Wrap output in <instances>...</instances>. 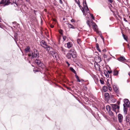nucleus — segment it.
<instances>
[{
  "label": "nucleus",
  "instance_id": "obj_1",
  "mask_svg": "<svg viewBox=\"0 0 130 130\" xmlns=\"http://www.w3.org/2000/svg\"><path fill=\"white\" fill-rule=\"evenodd\" d=\"M32 57L31 58L32 59L34 58H37V59L39 58V54L38 52L36 49L34 50V53H31Z\"/></svg>",
  "mask_w": 130,
  "mask_h": 130
},
{
  "label": "nucleus",
  "instance_id": "obj_2",
  "mask_svg": "<svg viewBox=\"0 0 130 130\" xmlns=\"http://www.w3.org/2000/svg\"><path fill=\"white\" fill-rule=\"evenodd\" d=\"M112 110L116 112V115L117 113L119 112L120 107L117 104H114L112 105Z\"/></svg>",
  "mask_w": 130,
  "mask_h": 130
},
{
  "label": "nucleus",
  "instance_id": "obj_3",
  "mask_svg": "<svg viewBox=\"0 0 130 130\" xmlns=\"http://www.w3.org/2000/svg\"><path fill=\"white\" fill-rule=\"evenodd\" d=\"M49 54L52 55L55 59H57L59 58L58 54L54 51H50Z\"/></svg>",
  "mask_w": 130,
  "mask_h": 130
},
{
  "label": "nucleus",
  "instance_id": "obj_4",
  "mask_svg": "<svg viewBox=\"0 0 130 130\" xmlns=\"http://www.w3.org/2000/svg\"><path fill=\"white\" fill-rule=\"evenodd\" d=\"M35 62L36 64L38 66L41 67L42 68L44 67V64L41 62V61L38 59H36L35 60Z\"/></svg>",
  "mask_w": 130,
  "mask_h": 130
},
{
  "label": "nucleus",
  "instance_id": "obj_5",
  "mask_svg": "<svg viewBox=\"0 0 130 130\" xmlns=\"http://www.w3.org/2000/svg\"><path fill=\"white\" fill-rule=\"evenodd\" d=\"M69 53L71 55V57L73 58H76L77 56L76 53L74 50L71 49L69 52Z\"/></svg>",
  "mask_w": 130,
  "mask_h": 130
},
{
  "label": "nucleus",
  "instance_id": "obj_6",
  "mask_svg": "<svg viewBox=\"0 0 130 130\" xmlns=\"http://www.w3.org/2000/svg\"><path fill=\"white\" fill-rule=\"evenodd\" d=\"M124 103L123 104V105L126 106V107L129 108L130 109V103L129 100L128 99H124Z\"/></svg>",
  "mask_w": 130,
  "mask_h": 130
},
{
  "label": "nucleus",
  "instance_id": "obj_7",
  "mask_svg": "<svg viewBox=\"0 0 130 130\" xmlns=\"http://www.w3.org/2000/svg\"><path fill=\"white\" fill-rule=\"evenodd\" d=\"M86 0H83V7L86 10V11L87 12L89 13V9L87 6Z\"/></svg>",
  "mask_w": 130,
  "mask_h": 130
},
{
  "label": "nucleus",
  "instance_id": "obj_8",
  "mask_svg": "<svg viewBox=\"0 0 130 130\" xmlns=\"http://www.w3.org/2000/svg\"><path fill=\"white\" fill-rule=\"evenodd\" d=\"M118 118L119 122H121L123 119V117L122 115L121 114H119L118 115Z\"/></svg>",
  "mask_w": 130,
  "mask_h": 130
},
{
  "label": "nucleus",
  "instance_id": "obj_9",
  "mask_svg": "<svg viewBox=\"0 0 130 130\" xmlns=\"http://www.w3.org/2000/svg\"><path fill=\"white\" fill-rule=\"evenodd\" d=\"M113 90L116 93H118L119 92L118 89L115 84H113Z\"/></svg>",
  "mask_w": 130,
  "mask_h": 130
},
{
  "label": "nucleus",
  "instance_id": "obj_10",
  "mask_svg": "<svg viewBox=\"0 0 130 130\" xmlns=\"http://www.w3.org/2000/svg\"><path fill=\"white\" fill-rule=\"evenodd\" d=\"M41 45L44 48L46 46H47V44L43 40L41 41L40 42Z\"/></svg>",
  "mask_w": 130,
  "mask_h": 130
},
{
  "label": "nucleus",
  "instance_id": "obj_11",
  "mask_svg": "<svg viewBox=\"0 0 130 130\" xmlns=\"http://www.w3.org/2000/svg\"><path fill=\"white\" fill-rule=\"evenodd\" d=\"M117 59L119 61H124L125 60V59L124 57L123 56H122L118 58Z\"/></svg>",
  "mask_w": 130,
  "mask_h": 130
},
{
  "label": "nucleus",
  "instance_id": "obj_12",
  "mask_svg": "<svg viewBox=\"0 0 130 130\" xmlns=\"http://www.w3.org/2000/svg\"><path fill=\"white\" fill-rule=\"evenodd\" d=\"M100 65L97 62H95L94 63V67L96 69H100Z\"/></svg>",
  "mask_w": 130,
  "mask_h": 130
},
{
  "label": "nucleus",
  "instance_id": "obj_13",
  "mask_svg": "<svg viewBox=\"0 0 130 130\" xmlns=\"http://www.w3.org/2000/svg\"><path fill=\"white\" fill-rule=\"evenodd\" d=\"M104 96L105 99L107 100H108L109 99V94L107 93H106L105 94Z\"/></svg>",
  "mask_w": 130,
  "mask_h": 130
},
{
  "label": "nucleus",
  "instance_id": "obj_14",
  "mask_svg": "<svg viewBox=\"0 0 130 130\" xmlns=\"http://www.w3.org/2000/svg\"><path fill=\"white\" fill-rule=\"evenodd\" d=\"M113 75L114 76H117L119 74V72L117 70H114L113 71Z\"/></svg>",
  "mask_w": 130,
  "mask_h": 130
},
{
  "label": "nucleus",
  "instance_id": "obj_15",
  "mask_svg": "<svg viewBox=\"0 0 130 130\" xmlns=\"http://www.w3.org/2000/svg\"><path fill=\"white\" fill-rule=\"evenodd\" d=\"M18 34L17 33H15L14 35V37H15L14 38V40H15V41L16 42V43H17V41L18 37H17V35Z\"/></svg>",
  "mask_w": 130,
  "mask_h": 130
},
{
  "label": "nucleus",
  "instance_id": "obj_16",
  "mask_svg": "<svg viewBox=\"0 0 130 130\" xmlns=\"http://www.w3.org/2000/svg\"><path fill=\"white\" fill-rule=\"evenodd\" d=\"M123 106L124 111L125 113V114H126L127 111V107H126V106H124V105Z\"/></svg>",
  "mask_w": 130,
  "mask_h": 130
},
{
  "label": "nucleus",
  "instance_id": "obj_17",
  "mask_svg": "<svg viewBox=\"0 0 130 130\" xmlns=\"http://www.w3.org/2000/svg\"><path fill=\"white\" fill-rule=\"evenodd\" d=\"M30 48L29 46H27L26 48L24 49V51L26 52H27L29 51Z\"/></svg>",
  "mask_w": 130,
  "mask_h": 130
},
{
  "label": "nucleus",
  "instance_id": "obj_18",
  "mask_svg": "<svg viewBox=\"0 0 130 130\" xmlns=\"http://www.w3.org/2000/svg\"><path fill=\"white\" fill-rule=\"evenodd\" d=\"M126 120L127 123H128L130 124V118L128 116H126Z\"/></svg>",
  "mask_w": 130,
  "mask_h": 130
},
{
  "label": "nucleus",
  "instance_id": "obj_19",
  "mask_svg": "<svg viewBox=\"0 0 130 130\" xmlns=\"http://www.w3.org/2000/svg\"><path fill=\"white\" fill-rule=\"evenodd\" d=\"M93 29L94 30H95L96 31H97V26L95 24L94 25H93Z\"/></svg>",
  "mask_w": 130,
  "mask_h": 130
},
{
  "label": "nucleus",
  "instance_id": "obj_20",
  "mask_svg": "<svg viewBox=\"0 0 130 130\" xmlns=\"http://www.w3.org/2000/svg\"><path fill=\"white\" fill-rule=\"evenodd\" d=\"M122 36L124 39L126 41H127V36L124 35L123 34H122Z\"/></svg>",
  "mask_w": 130,
  "mask_h": 130
},
{
  "label": "nucleus",
  "instance_id": "obj_21",
  "mask_svg": "<svg viewBox=\"0 0 130 130\" xmlns=\"http://www.w3.org/2000/svg\"><path fill=\"white\" fill-rule=\"evenodd\" d=\"M72 43L71 42H69L67 43V47L68 48H70L72 46Z\"/></svg>",
  "mask_w": 130,
  "mask_h": 130
},
{
  "label": "nucleus",
  "instance_id": "obj_22",
  "mask_svg": "<svg viewBox=\"0 0 130 130\" xmlns=\"http://www.w3.org/2000/svg\"><path fill=\"white\" fill-rule=\"evenodd\" d=\"M70 70L72 71V72H73L74 73V74H76V73L75 71V70L73 69V68H72V67H70Z\"/></svg>",
  "mask_w": 130,
  "mask_h": 130
},
{
  "label": "nucleus",
  "instance_id": "obj_23",
  "mask_svg": "<svg viewBox=\"0 0 130 130\" xmlns=\"http://www.w3.org/2000/svg\"><path fill=\"white\" fill-rule=\"evenodd\" d=\"M67 24H68L69 25L68 26L70 28H74V26L72 25V24H69V23H67Z\"/></svg>",
  "mask_w": 130,
  "mask_h": 130
},
{
  "label": "nucleus",
  "instance_id": "obj_24",
  "mask_svg": "<svg viewBox=\"0 0 130 130\" xmlns=\"http://www.w3.org/2000/svg\"><path fill=\"white\" fill-rule=\"evenodd\" d=\"M96 49L100 52H101V50L99 48V45L98 43L96 44Z\"/></svg>",
  "mask_w": 130,
  "mask_h": 130
},
{
  "label": "nucleus",
  "instance_id": "obj_25",
  "mask_svg": "<svg viewBox=\"0 0 130 130\" xmlns=\"http://www.w3.org/2000/svg\"><path fill=\"white\" fill-rule=\"evenodd\" d=\"M106 110L108 111L111 110L110 107L109 105H107L106 107Z\"/></svg>",
  "mask_w": 130,
  "mask_h": 130
},
{
  "label": "nucleus",
  "instance_id": "obj_26",
  "mask_svg": "<svg viewBox=\"0 0 130 130\" xmlns=\"http://www.w3.org/2000/svg\"><path fill=\"white\" fill-rule=\"evenodd\" d=\"M108 112L109 115L111 116H113L114 115L112 111L110 110L108 111Z\"/></svg>",
  "mask_w": 130,
  "mask_h": 130
},
{
  "label": "nucleus",
  "instance_id": "obj_27",
  "mask_svg": "<svg viewBox=\"0 0 130 130\" xmlns=\"http://www.w3.org/2000/svg\"><path fill=\"white\" fill-rule=\"evenodd\" d=\"M66 57L68 59H71V56L70 55L69 53H68L66 55Z\"/></svg>",
  "mask_w": 130,
  "mask_h": 130
},
{
  "label": "nucleus",
  "instance_id": "obj_28",
  "mask_svg": "<svg viewBox=\"0 0 130 130\" xmlns=\"http://www.w3.org/2000/svg\"><path fill=\"white\" fill-rule=\"evenodd\" d=\"M96 60H97V61L99 63L101 61V58L99 56H98V58L97 59H96Z\"/></svg>",
  "mask_w": 130,
  "mask_h": 130
},
{
  "label": "nucleus",
  "instance_id": "obj_29",
  "mask_svg": "<svg viewBox=\"0 0 130 130\" xmlns=\"http://www.w3.org/2000/svg\"><path fill=\"white\" fill-rule=\"evenodd\" d=\"M6 0H2L0 2V4H4L6 2Z\"/></svg>",
  "mask_w": 130,
  "mask_h": 130
},
{
  "label": "nucleus",
  "instance_id": "obj_30",
  "mask_svg": "<svg viewBox=\"0 0 130 130\" xmlns=\"http://www.w3.org/2000/svg\"><path fill=\"white\" fill-rule=\"evenodd\" d=\"M103 89L104 92H106L107 90V87L106 86H104L103 87Z\"/></svg>",
  "mask_w": 130,
  "mask_h": 130
},
{
  "label": "nucleus",
  "instance_id": "obj_31",
  "mask_svg": "<svg viewBox=\"0 0 130 130\" xmlns=\"http://www.w3.org/2000/svg\"><path fill=\"white\" fill-rule=\"evenodd\" d=\"M44 48L46 49L47 51H49L50 49V46L47 45V46H46Z\"/></svg>",
  "mask_w": 130,
  "mask_h": 130
},
{
  "label": "nucleus",
  "instance_id": "obj_32",
  "mask_svg": "<svg viewBox=\"0 0 130 130\" xmlns=\"http://www.w3.org/2000/svg\"><path fill=\"white\" fill-rule=\"evenodd\" d=\"M75 76L76 77V78L77 79V81L79 82H80L81 81L79 78V77L78 76H77V75L76 74L75 75Z\"/></svg>",
  "mask_w": 130,
  "mask_h": 130
},
{
  "label": "nucleus",
  "instance_id": "obj_33",
  "mask_svg": "<svg viewBox=\"0 0 130 130\" xmlns=\"http://www.w3.org/2000/svg\"><path fill=\"white\" fill-rule=\"evenodd\" d=\"M104 74L107 78H108L109 77V75L107 72H106L105 73L104 72Z\"/></svg>",
  "mask_w": 130,
  "mask_h": 130
},
{
  "label": "nucleus",
  "instance_id": "obj_34",
  "mask_svg": "<svg viewBox=\"0 0 130 130\" xmlns=\"http://www.w3.org/2000/svg\"><path fill=\"white\" fill-rule=\"evenodd\" d=\"M90 16H91L92 19L93 20H94V17L93 16V14L91 13H90Z\"/></svg>",
  "mask_w": 130,
  "mask_h": 130
},
{
  "label": "nucleus",
  "instance_id": "obj_35",
  "mask_svg": "<svg viewBox=\"0 0 130 130\" xmlns=\"http://www.w3.org/2000/svg\"><path fill=\"white\" fill-rule=\"evenodd\" d=\"M96 32L97 34H98L100 36L102 35L100 31H96Z\"/></svg>",
  "mask_w": 130,
  "mask_h": 130
},
{
  "label": "nucleus",
  "instance_id": "obj_36",
  "mask_svg": "<svg viewBox=\"0 0 130 130\" xmlns=\"http://www.w3.org/2000/svg\"><path fill=\"white\" fill-rule=\"evenodd\" d=\"M77 42L78 44H80L81 43V41L80 39H78L77 40Z\"/></svg>",
  "mask_w": 130,
  "mask_h": 130
},
{
  "label": "nucleus",
  "instance_id": "obj_37",
  "mask_svg": "<svg viewBox=\"0 0 130 130\" xmlns=\"http://www.w3.org/2000/svg\"><path fill=\"white\" fill-rule=\"evenodd\" d=\"M100 81L101 84H104V82L103 80L102 79H100Z\"/></svg>",
  "mask_w": 130,
  "mask_h": 130
},
{
  "label": "nucleus",
  "instance_id": "obj_38",
  "mask_svg": "<svg viewBox=\"0 0 130 130\" xmlns=\"http://www.w3.org/2000/svg\"><path fill=\"white\" fill-rule=\"evenodd\" d=\"M62 30L61 29H60V30L59 31V32L61 34V35H62Z\"/></svg>",
  "mask_w": 130,
  "mask_h": 130
},
{
  "label": "nucleus",
  "instance_id": "obj_39",
  "mask_svg": "<svg viewBox=\"0 0 130 130\" xmlns=\"http://www.w3.org/2000/svg\"><path fill=\"white\" fill-rule=\"evenodd\" d=\"M89 22L90 21L89 20H87V24L89 26V27H90V25L89 24Z\"/></svg>",
  "mask_w": 130,
  "mask_h": 130
},
{
  "label": "nucleus",
  "instance_id": "obj_40",
  "mask_svg": "<svg viewBox=\"0 0 130 130\" xmlns=\"http://www.w3.org/2000/svg\"><path fill=\"white\" fill-rule=\"evenodd\" d=\"M100 37H101V39L103 40V42H104V38L103 37V36H102V35L101 36H100Z\"/></svg>",
  "mask_w": 130,
  "mask_h": 130
},
{
  "label": "nucleus",
  "instance_id": "obj_41",
  "mask_svg": "<svg viewBox=\"0 0 130 130\" xmlns=\"http://www.w3.org/2000/svg\"><path fill=\"white\" fill-rule=\"evenodd\" d=\"M13 3H14L17 6H18V3H17V2L16 1H15V2H13Z\"/></svg>",
  "mask_w": 130,
  "mask_h": 130
},
{
  "label": "nucleus",
  "instance_id": "obj_42",
  "mask_svg": "<svg viewBox=\"0 0 130 130\" xmlns=\"http://www.w3.org/2000/svg\"><path fill=\"white\" fill-rule=\"evenodd\" d=\"M78 1L76 2V3L77 4H78V5H80V3L79 1L78 0Z\"/></svg>",
  "mask_w": 130,
  "mask_h": 130
},
{
  "label": "nucleus",
  "instance_id": "obj_43",
  "mask_svg": "<svg viewBox=\"0 0 130 130\" xmlns=\"http://www.w3.org/2000/svg\"><path fill=\"white\" fill-rule=\"evenodd\" d=\"M103 56L104 58H106L107 57V56L105 55V54H104L103 55Z\"/></svg>",
  "mask_w": 130,
  "mask_h": 130
},
{
  "label": "nucleus",
  "instance_id": "obj_44",
  "mask_svg": "<svg viewBox=\"0 0 130 130\" xmlns=\"http://www.w3.org/2000/svg\"><path fill=\"white\" fill-rule=\"evenodd\" d=\"M107 86L108 87H110V85L109 84L108 82L107 84Z\"/></svg>",
  "mask_w": 130,
  "mask_h": 130
},
{
  "label": "nucleus",
  "instance_id": "obj_45",
  "mask_svg": "<svg viewBox=\"0 0 130 130\" xmlns=\"http://www.w3.org/2000/svg\"><path fill=\"white\" fill-rule=\"evenodd\" d=\"M10 3L8 1H7L5 5H8L9 4H10Z\"/></svg>",
  "mask_w": 130,
  "mask_h": 130
},
{
  "label": "nucleus",
  "instance_id": "obj_46",
  "mask_svg": "<svg viewBox=\"0 0 130 130\" xmlns=\"http://www.w3.org/2000/svg\"><path fill=\"white\" fill-rule=\"evenodd\" d=\"M66 38V37L65 36H63V39L65 40Z\"/></svg>",
  "mask_w": 130,
  "mask_h": 130
},
{
  "label": "nucleus",
  "instance_id": "obj_47",
  "mask_svg": "<svg viewBox=\"0 0 130 130\" xmlns=\"http://www.w3.org/2000/svg\"><path fill=\"white\" fill-rule=\"evenodd\" d=\"M33 71L34 72H39V70H38L36 69V70H34Z\"/></svg>",
  "mask_w": 130,
  "mask_h": 130
},
{
  "label": "nucleus",
  "instance_id": "obj_48",
  "mask_svg": "<svg viewBox=\"0 0 130 130\" xmlns=\"http://www.w3.org/2000/svg\"><path fill=\"white\" fill-rule=\"evenodd\" d=\"M108 1L110 3H112L113 2V0H108Z\"/></svg>",
  "mask_w": 130,
  "mask_h": 130
},
{
  "label": "nucleus",
  "instance_id": "obj_49",
  "mask_svg": "<svg viewBox=\"0 0 130 130\" xmlns=\"http://www.w3.org/2000/svg\"><path fill=\"white\" fill-rule=\"evenodd\" d=\"M112 73V71H108V73H109V74L111 73Z\"/></svg>",
  "mask_w": 130,
  "mask_h": 130
},
{
  "label": "nucleus",
  "instance_id": "obj_50",
  "mask_svg": "<svg viewBox=\"0 0 130 130\" xmlns=\"http://www.w3.org/2000/svg\"><path fill=\"white\" fill-rule=\"evenodd\" d=\"M59 3L61 4H62V2L61 0H59Z\"/></svg>",
  "mask_w": 130,
  "mask_h": 130
},
{
  "label": "nucleus",
  "instance_id": "obj_51",
  "mask_svg": "<svg viewBox=\"0 0 130 130\" xmlns=\"http://www.w3.org/2000/svg\"><path fill=\"white\" fill-rule=\"evenodd\" d=\"M28 56L29 57H31H31H32L31 54H31H28Z\"/></svg>",
  "mask_w": 130,
  "mask_h": 130
},
{
  "label": "nucleus",
  "instance_id": "obj_52",
  "mask_svg": "<svg viewBox=\"0 0 130 130\" xmlns=\"http://www.w3.org/2000/svg\"><path fill=\"white\" fill-rule=\"evenodd\" d=\"M108 87H109V90H111L112 89L111 88L110 86Z\"/></svg>",
  "mask_w": 130,
  "mask_h": 130
},
{
  "label": "nucleus",
  "instance_id": "obj_53",
  "mask_svg": "<svg viewBox=\"0 0 130 130\" xmlns=\"http://www.w3.org/2000/svg\"><path fill=\"white\" fill-rule=\"evenodd\" d=\"M50 26L51 28H53L54 27V26L53 25H50Z\"/></svg>",
  "mask_w": 130,
  "mask_h": 130
},
{
  "label": "nucleus",
  "instance_id": "obj_54",
  "mask_svg": "<svg viewBox=\"0 0 130 130\" xmlns=\"http://www.w3.org/2000/svg\"><path fill=\"white\" fill-rule=\"evenodd\" d=\"M71 22H74V20L73 19H72L71 20Z\"/></svg>",
  "mask_w": 130,
  "mask_h": 130
},
{
  "label": "nucleus",
  "instance_id": "obj_55",
  "mask_svg": "<svg viewBox=\"0 0 130 130\" xmlns=\"http://www.w3.org/2000/svg\"><path fill=\"white\" fill-rule=\"evenodd\" d=\"M82 11L83 13L84 14V12H85V10L84 9H83V10H82Z\"/></svg>",
  "mask_w": 130,
  "mask_h": 130
},
{
  "label": "nucleus",
  "instance_id": "obj_56",
  "mask_svg": "<svg viewBox=\"0 0 130 130\" xmlns=\"http://www.w3.org/2000/svg\"><path fill=\"white\" fill-rule=\"evenodd\" d=\"M117 104H118V105H119L120 104V102L119 101H118L117 102Z\"/></svg>",
  "mask_w": 130,
  "mask_h": 130
},
{
  "label": "nucleus",
  "instance_id": "obj_57",
  "mask_svg": "<svg viewBox=\"0 0 130 130\" xmlns=\"http://www.w3.org/2000/svg\"><path fill=\"white\" fill-rule=\"evenodd\" d=\"M127 46L129 48L130 47V46L129 45V44H128L127 45Z\"/></svg>",
  "mask_w": 130,
  "mask_h": 130
},
{
  "label": "nucleus",
  "instance_id": "obj_58",
  "mask_svg": "<svg viewBox=\"0 0 130 130\" xmlns=\"http://www.w3.org/2000/svg\"><path fill=\"white\" fill-rule=\"evenodd\" d=\"M124 20L126 22H127V21L125 19H124Z\"/></svg>",
  "mask_w": 130,
  "mask_h": 130
},
{
  "label": "nucleus",
  "instance_id": "obj_59",
  "mask_svg": "<svg viewBox=\"0 0 130 130\" xmlns=\"http://www.w3.org/2000/svg\"><path fill=\"white\" fill-rule=\"evenodd\" d=\"M103 51H104L105 52H106V50L105 49H104L103 50Z\"/></svg>",
  "mask_w": 130,
  "mask_h": 130
},
{
  "label": "nucleus",
  "instance_id": "obj_60",
  "mask_svg": "<svg viewBox=\"0 0 130 130\" xmlns=\"http://www.w3.org/2000/svg\"><path fill=\"white\" fill-rule=\"evenodd\" d=\"M67 64H68V66H69L70 65V64L68 62H67Z\"/></svg>",
  "mask_w": 130,
  "mask_h": 130
},
{
  "label": "nucleus",
  "instance_id": "obj_61",
  "mask_svg": "<svg viewBox=\"0 0 130 130\" xmlns=\"http://www.w3.org/2000/svg\"><path fill=\"white\" fill-rule=\"evenodd\" d=\"M16 22H12L13 24H15L16 23Z\"/></svg>",
  "mask_w": 130,
  "mask_h": 130
},
{
  "label": "nucleus",
  "instance_id": "obj_62",
  "mask_svg": "<svg viewBox=\"0 0 130 130\" xmlns=\"http://www.w3.org/2000/svg\"><path fill=\"white\" fill-rule=\"evenodd\" d=\"M127 82L128 83V82H129V81H128V80H127Z\"/></svg>",
  "mask_w": 130,
  "mask_h": 130
},
{
  "label": "nucleus",
  "instance_id": "obj_63",
  "mask_svg": "<svg viewBox=\"0 0 130 130\" xmlns=\"http://www.w3.org/2000/svg\"><path fill=\"white\" fill-rule=\"evenodd\" d=\"M78 6H79V7H80V6H81H81H80V5H78Z\"/></svg>",
  "mask_w": 130,
  "mask_h": 130
},
{
  "label": "nucleus",
  "instance_id": "obj_64",
  "mask_svg": "<svg viewBox=\"0 0 130 130\" xmlns=\"http://www.w3.org/2000/svg\"><path fill=\"white\" fill-rule=\"evenodd\" d=\"M75 2H77V1L76 0H75Z\"/></svg>",
  "mask_w": 130,
  "mask_h": 130
}]
</instances>
